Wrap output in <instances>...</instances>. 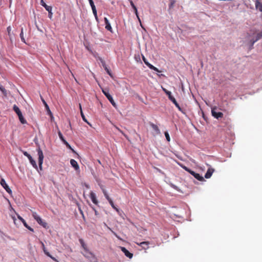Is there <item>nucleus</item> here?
Segmentation results:
<instances>
[{
  "label": "nucleus",
  "mask_w": 262,
  "mask_h": 262,
  "mask_svg": "<svg viewBox=\"0 0 262 262\" xmlns=\"http://www.w3.org/2000/svg\"><path fill=\"white\" fill-rule=\"evenodd\" d=\"M100 188H101V190L102 191V192H103L104 196L105 197L106 199L108 201L109 203L110 204V205H111L112 208L113 209H114L117 212H119V209L117 208V207H116V206H115V205H114L112 200L109 196L107 192H106V190L104 189L103 186H100Z\"/></svg>",
  "instance_id": "1"
},
{
  "label": "nucleus",
  "mask_w": 262,
  "mask_h": 262,
  "mask_svg": "<svg viewBox=\"0 0 262 262\" xmlns=\"http://www.w3.org/2000/svg\"><path fill=\"white\" fill-rule=\"evenodd\" d=\"M32 216L40 225L44 228H47L48 224L43 221L41 218L35 212H32Z\"/></svg>",
  "instance_id": "2"
},
{
  "label": "nucleus",
  "mask_w": 262,
  "mask_h": 262,
  "mask_svg": "<svg viewBox=\"0 0 262 262\" xmlns=\"http://www.w3.org/2000/svg\"><path fill=\"white\" fill-rule=\"evenodd\" d=\"M102 93L103 94L106 96V97L107 98V99L109 100V101L111 102V103L112 104V105L116 107L117 104L114 101L113 97L110 95L109 93V90L107 89H104L102 90Z\"/></svg>",
  "instance_id": "3"
},
{
  "label": "nucleus",
  "mask_w": 262,
  "mask_h": 262,
  "mask_svg": "<svg viewBox=\"0 0 262 262\" xmlns=\"http://www.w3.org/2000/svg\"><path fill=\"white\" fill-rule=\"evenodd\" d=\"M37 151L38 156V165L40 170H42V165L43 163L44 156L43 152L40 147L37 149Z\"/></svg>",
  "instance_id": "4"
},
{
  "label": "nucleus",
  "mask_w": 262,
  "mask_h": 262,
  "mask_svg": "<svg viewBox=\"0 0 262 262\" xmlns=\"http://www.w3.org/2000/svg\"><path fill=\"white\" fill-rule=\"evenodd\" d=\"M83 255L85 257L89 259L91 262L93 261H94L93 260L96 259L95 255L89 249L84 250L83 253Z\"/></svg>",
  "instance_id": "5"
},
{
  "label": "nucleus",
  "mask_w": 262,
  "mask_h": 262,
  "mask_svg": "<svg viewBox=\"0 0 262 262\" xmlns=\"http://www.w3.org/2000/svg\"><path fill=\"white\" fill-rule=\"evenodd\" d=\"M1 185L5 189V190L9 193L11 194L12 193V190L9 188L7 184L6 183L5 180L2 178L0 182Z\"/></svg>",
  "instance_id": "6"
},
{
  "label": "nucleus",
  "mask_w": 262,
  "mask_h": 262,
  "mask_svg": "<svg viewBox=\"0 0 262 262\" xmlns=\"http://www.w3.org/2000/svg\"><path fill=\"white\" fill-rule=\"evenodd\" d=\"M216 108L215 107L212 108L211 114L216 119H219L223 117V114L222 112H217L215 111Z\"/></svg>",
  "instance_id": "7"
},
{
  "label": "nucleus",
  "mask_w": 262,
  "mask_h": 262,
  "mask_svg": "<svg viewBox=\"0 0 262 262\" xmlns=\"http://www.w3.org/2000/svg\"><path fill=\"white\" fill-rule=\"evenodd\" d=\"M255 35H256V39H250V49H251L253 48V46L254 43L262 37V32H260L255 34Z\"/></svg>",
  "instance_id": "8"
},
{
  "label": "nucleus",
  "mask_w": 262,
  "mask_h": 262,
  "mask_svg": "<svg viewBox=\"0 0 262 262\" xmlns=\"http://www.w3.org/2000/svg\"><path fill=\"white\" fill-rule=\"evenodd\" d=\"M190 173L196 179L200 181H205L204 178L201 176L199 173H196L193 171H191L190 172Z\"/></svg>",
  "instance_id": "9"
},
{
  "label": "nucleus",
  "mask_w": 262,
  "mask_h": 262,
  "mask_svg": "<svg viewBox=\"0 0 262 262\" xmlns=\"http://www.w3.org/2000/svg\"><path fill=\"white\" fill-rule=\"evenodd\" d=\"M18 219L22 222L23 223L24 226L27 228L28 230L32 232H34V229L32 228L31 227H30L26 223V222L25 221V220L21 217L20 216L18 215Z\"/></svg>",
  "instance_id": "10"
},
{
  "label": "nucleus",
  "mask_w": 262,
  "mask_h": 262,
  "mask_svg": "<svg viewBox=\"0 0 262 262\" xmlns=\"http://www.w3.org/2000/svg\"><path fill=\"white\" fill-rule=\"evenodd\" d=\"M41 245H42V250H43V252H44L45 254L46 255H47L48 256L50 257L51 259H52L53 260H54V261H57V259H56L55 257H53V256H52L50 254V253H49V252L47 250V249H46V247H45V245H44V244H43L42 242H41Z\"/></svg>",
  "instance_id": "11"
},
{
  "label": "nucleus",
  "mask_w": 262,
  "mask_h": 262,
  "mask_svg": "<svg viewBox=\"0 0 262 262\" xmlns=\"http://www.w3.org/2000/svg\"><path fill=\"white\" fill-rule=\"evenodd\" d=\"M121 249L126 257L129 258L133 257V254L130 253L125 247H121Z\"/></svg>",
  "instance_id": "12"
},
{
  "label": "nucleus",
  "mask_w": 262,
  "mask_h": 262,
  "mask_svg": "<svg viewBox=\"0 0 262 262\" xmlns=\"http://www.w3.org/2000/svg\"><path fill=\"white\" fill-rule=\"evenodd\" d=\"M90 197L94 204H95V205H98V201L96 198V194L94 192L91 191L90 192Z\"/></svg>",
  "instance_id": "13"
},
{
  "label": "nucleus",
  "mask_w": 262,
  "mask_h": 262,
  "mask_svg": "<svg viewBox=\"0 0 262 262\" xmlns=\"http://www.w3.org/2000/svg\"><path fill=\"white\" fill-rule=\"evenodd\" d=\"M137 245L140 246L144 249H147L149 248V242H143L140 243H136Z\"/></svg>",
  "instance_id": "14"
},
{
  "label": "nucleus",
  "mask_w": 262,
  "mask_h": 262,
  "mask_svg": "<svg viewBox=\"0 0 262 262\" xmlns=\"http://www.w3.org/2000/svg\"><path fill=\"white\" fill-rule=\"evenodd\" d=\"M163 91L165 92V93L168 96L169 99L172 102L174 101L176 99L172 96L171 93L167 90L166 89L162 88Z\"/></svg>",
  "instance_id": "15"
},
{
  "label": "nucleus",
  "mask_w": 262,
  "mask_h": 262,
  "mask_svg": "<svg viewBox=\"0 0 262 262\" xmlns=\"http://www.w3.org/2000/svg\"><path fill=\"white\" fill-rule=\"evenodd\" d=\"M214 171V169L212 168H209L205 174V178L206 179L210 178L213 172Z\"/></svg>",
  "instance_id": "16"
},
{
  "label": "nucleus",
  "mask_w": 262,
  "mask_h": 262,
  "mask_svg": "<svg viewBox=\"0 0 262 262\" xmlns=\"http://www.w3.org/2000/svg\"><path fill=\"white\" fill-rule=\"evenodd\" d=\"M104 20L105 24V29L111 32H112V28L108 19L106 17H104Z\"/></svg>",
  "instance_id": "17"
},
{
  "label": "nucleus",
  "mask_w": 262,
  "mask_h": 262,
  "mask_svg": "<svg viewBox=\"0 0 262 262\" xmlns=\"http://www.w3.org/2000/svg\"><path fill=\"white\" fill-rule=\"evenodd\" d=\"M41 100L43 103V104L45 105V106L46 107V109L47 111V113L51 117H53V116H52V112H51L50 108H49V107L48 106V105L47 104V103H46V102L45 101V100L41 98Z\"/></svg>",
  "instance_id": "18"
},
{
  "label": "nucleus",
  "mask_w": 262,
  "mask_h": 262,
  "mask_svg": "<svg viewBox=\"0 0 262 262\" xmlns=\"http://www.w3.org/2000/svg\"><path fill=\"white\" fill-rule=\"evenodd\" d=\"M70 163L71 165L75 168L76 170L79 169V165L77 162V161L74 159H71L70 160Z\"/></svg>",
  "instance_id": "19"
},
{
  "label": "nucleus",
  "mask_w": 262,
  "mask_h": 262,
  "mask_svg": "<svg viewBox=\"0 0 262 262\" xmlns=\"http://www.w3.org/2000/svg\"><path fill=\"white\" fill-rule=\"evenodd\" d=\"M255 5L256 9H258L259 11L262 12V3L259 0H256L255 1Z\"/></svg>",
  "instance_id": "20"
},
{
  "label": "nucleus",
  "mask_w": 262,
  "mask_h": 262,
  "mask_svg": "<svg viewBox=\"0 0 262 262\" xmlns=\"http://www.w3.org/2000/svg\"><path fill=\"white\" fill-rule=\"evenodd\" d=\"M40 4L46 9L47 11L52 10V7L48 6L43 1V0H41Z\"/></svg>",
  "instance_id": "21"
},
{
  "label": "nucleus",
  "mask_w": 262,
  "mask_h": 262,
  "mask_svg": "<svg viewBox=\"0 0 262 262\" xmlns=\"http://www.w3.org/2000/svg\"><path fill=\"white\" fill-rule=\"evenodd\" d=\"M150 126L152 127V128L156 132L157 134H160V130L158 126L157 125H156L152 123H150Z\"/></svg>",
  "instance_id": "22"
},
{
  "label": "nucleus",
  "mask_w": 262,
  "mask_h": 262,
  "mask_svg": "<svg viewBox=\"0 0 262 262\" xmlns=\"http://www.w3.org/2000/svg\"><path fill=\"white\" fill-rule=\"evenodd\" d=\"M17 116L18 117V118H19V120L20 122L22 124H26L27 123V121L26 120V119L24 118L21 113H20V114H18Z\"/></svg>",
  "instance_id": "23"
},
{
  "label": "nucleus",
  "mask_w": 262,
  "mask_h": 262,
  "mask_svg": "<svg viewBox=\"0 0 262 262\" xmlns=\"http://www.w3.org/2000/svg\"><path fill=\"white\" fill-rule=\"evenodd\" d=\"M17 116L18 117V118H19V120L20 122L22 124H26L27 123V121L26 120V119L24 118L21 113H20V114H18Z\"/></svg>",
  "instance_id": "24"
},
{
  "label": "nucleus",
  "mask_w": 262,
  "mask_h": 262,
  "mask_svg": "<svg viewBox=\"0 0 262 262\" xmlns=\"http://www.w3.org/2000/svg\"><path fill=\"white\" fill-rule=\"evenodd\" d=\"M79 241L84 251L89 249L86 245L85 244L84 241L82 239H79Z\"/></svg>",
  "instance_id": "25"
},
{
  "label": "nucleus",
  "mask_w": 262,
  "mask_h": 262,
  "mask_svg": "<svg viewBox=\"0 0 262 262\" xmlns=\"http://www.w3.org/2000/svg\"><path fill=\"white\" fill-rule=\"evenodd\" d=\"M79 241L84 251L89 249L86 245L85 244L84 241L82 239H79Z\"/></svg>",
  "instance_id": "26"
},
{
  "label": "nucleus",
  "mask_w": 262,
  "mask_h": 262,
  "mask_svg": "<svg viewBox=\"0 0 262 262\" xmlns=\"http://www.w3.org/2000/svg\"><path fill=\"white\" fill-rule=\"evenodd\" d=\"M13 110L17 115L21 113L19 107L15 104L13 105Z\"/></svg>",
  "instance_id": "27"
},
{
  "label": "nucleus",
  "mask_w": 262,
  "mask_h": 262,
  "mask_svg": "<svg viewBox=\"0 0 262 262\" xmlns=\"http://www.w3.org/2000/svg\"><path fill=\"white\" fill-rule=\"evenodd\" d=\"M92 11H93V13L95 16V19L97 21H98V16H97V10H96V7L95 6H93V7H92Z\"/></svg>",
  "instance_id": "28"
},
{
  "label": "nucleus",
  "mask_w": 262,
  "mask_h": 262,
  "mask_svg": "<svg viewBox=\"0 0 262 262\" xmlns=\"http://www.w3.org/2000/svg\"><path fill=\"white\" fill-rule=\"evenodd\" d=\"M0 90H1V91L2 92V93L3 94V95L5 96H7V90L1 84H0Z\"/></svg>",
  "instance_id": "29"
},
{
  "label": "nucleus",
  "mask_w": 262,
  "mask_h": 262,
  "mask_svg": "<svg viewBox=\"0 0 262 262\" xmlns=\"http://www.w3.org/2000/svg\"><path fill=\"white\" fill-rule=\"evenodd\" d=\"M172 102L180 112H183V109L180 107V106L177 102L176 99L174 101H173Z\"/></svg>",
  "instance_id": "30"
},
{
  "label": "nucleus",
  "mask_w": 262,
  "mask_h": 262,
  "mask_svg": "<svg viewBox=\"0 0 262 262\" xmlns=\"http://www.w3.org/2000/svg\"><path fill=\"white\" fill-rule=\"evenodd\" d=\"M102 65L103 68H104L105 70L106 71L107 73L111 77H112V73L111 71L109 70V69L107 68V66H106L105 63H102Z\"/></svg>",
  "instance_id": "31"
},
{
  "label": "nucleus",
  "mask_w": 262,
  "mask_h": 262,
  "mask_svg": "<svg viewBox=\"0 0 262 262\" xmlns=\"http://www.w3.org/2000/svg\"><path fill=\"white\" fill-rule=\"evenodd\" d=\"M179 165L182 167L183 168L184 170H185L186 171L188 172L189 173H190V172H191L192 171V170H191L190 169L188 168V167H187L186 166L183 165V164H180V163H178Z\"/></svg>",
  "instance_id": "32"
},
{
  "label": "nucleus",
  "mask_w": 262,
  "mask_h": 262,
  "mask_svg": "<svg viewBox=\"0 0 262 262\" xmlns=\"http://www.w3.org/2000/svg\"><path fill=\"white\" fill-rule=\"evenodd\" d=\"M7 30L8 35L9 38L11 39V36H12V33H11L12 28H11V26L8 27L7 28Z\"/></svg>",
  "instance_id": "33"
},
{
  "label": "nucleus",
  "mask_w": 262,
  "mask_h": 262,
  "mask_svg": "<svg viewBox=\"0 0 262 262\" xmlns=\"http://www.w3.org/2000/svg\"><path fill=\"white\" fill-rule=\"evenodd\" d=\"M20 37L21 38V40L23 42L26 43V41H25V38H24V36L23 28H21V32H20Z\"/></svg>",
  "instance_id": "34"
},
{
  "label": "nucleus",
  "mask_w": 262,
  "mask_h": 262,
  "mask_svg": "<svg viewBox=\"0 0 262 262\" xmlns=\"http://www.w3.org/2000/svg\"><path fill=\"white\" fill-rule=\"evenodd\" d=\"M30 163L31 164V165H32V166L34 168H35L36 169H38V167H37V165L36 164V163L34 159L31 160V161H30Z\"/></svg>",
  "instance_id": "35"
},
{
  "label": "nucleus",
  "mask_w": 262,
  "mask_h": 262,
  "mask_svg": "<svg viewBox=\"0 0 262 262\" xmlns=\"http://www.w3.org/2000/svg\"><path fill=\"white\" fill-rule=\"evenodd\" d=\"M176 3V1L175 0H170V4L169 5V9H172L173 8L174 5V4Z\"/></svg>",
  "instance_id": "36"
},
{
  "label": "nucleus",
  "mask_w": 262,
  "mask_h": 262,
  "mask_svg": "<svg viewBox=\"0 0 262 262\" xmlns=\"http://www.w3.org/2000/svg\"><path fill=\"white\" fill-rule=\"evenodd\" d=\"M80 114H81V117L82 118V120L85 122H86L88 124L90 125V123H89V122L88 121L87 119H86L82 111H81V113H80Z\"/></svg>",
  "instance_id": "37"
},
{
  "label": "nucleus",
  "mask_w": 262,
  "mask_h": 262,
  "mask_svg": "<svg viewBox=\"0 0 262 262\" xmlns=\"http://www.w3.org/2000/svg\"><path fill=\"white\" fill-rule=\"evenodd\" d=\"M164 134H165V136L167 141L168 142H169L170 141V138L168 133L167 132H165Z\"/></svg>",
  "instance_id": "38"
},
{
  "label": "nucleus",
  "mask_w": 262,
  "mask_h": 262,
  "mask_svg": "<svg viewBox=\"0 0 262 262\" xmlns=\"http://www.w3.org/2000/svg\"><path fill=\"white\" fill-rule=\"evenodd\" d=\"M58 136H59V137L60 139L62 141H63V140H65V139H64V137H63V135H62V134H61V132H60V130H59V131L58 132Z\"/></svg>",
  "instance_id": "39"
},
{
  "label": "nucleus",
  "mask_w": 262,
  "mask_h": 262,
  "mask_svg": "<svg viewBox=\"0 0 262 262\" xmlns=\"http://www.w3.org/2000/svg\"><path fill=\"white\" fill-rule=\"evenodd\" d=\"M150 67H150L151 70H154L155 71H156L157 72H159V73L161 72V71L160 70H159V69L158 68L154 67L153 65L151 66Z\"/></svg>",
  "instance_id": "40"
},
{
  "label": "nucleus",
  "mask_w": 262,
  "mask_h": 262,
  "mask_svg": "<svg viewBox=\"0 0 262 262\" xmlns=\"http://www.w3.org/2000/svg\"><path fill=\"white\" fill-rule=\"evenodd\" d=\"M134 11H135V14L136 15V16L137 17L139 21H140V23H141V20H140V19L139 18V15H138V11H137V9H134Z\"/></svg>",
  "instance_id": "41"
},
{
  "label": "nucleus",
  "mask_w": 262,
  "mask_h": 262,
  "mask_svg": "<svg viewBox=\"0 0 262 262\" xmlns=\"http://www.w3.org/2000/svg\"><path fill=\"white\" fill-rule=\"evenodd\" d=\"M21 151L23 152V154H24V156H25L26 157H29L30 155L29 154L27 151H24V150H21Z\"/></svg>",
  "instance_id": "42"
},
{
  "label": "nucleus",
  "mask_w": 262,
  "mask_h": 262,
  "mask_svg": "<svg viewBox=\"0 0 262 262\" xmlns=\"http://www.w3.org/2000/svg\"><path fill=\"white\" fill-rule=\"evenodd\" d=\"M130 4L131 6L133 8V9H135L137 8L135 6V5H134V4L133 1H131Z\"/></svg>",
  "instance_id": "43"
},
{
  "label": "nucleus",
  "mask_w": 262,
  "mask_h": 262,
  "mask_svg": "<svg viewBox=\"0 0 262 262\" xmlns=\"http://www.w3.org/2000/svg\"><path fill=\"white\" fill-rule=\"evenodd\" d=\"M89 2L90 3V4L91 7L95 6V5H94V3L93 0H89Z\"/></svg>",
  "instance_id": "44"
},
{
  "label": "nucleus",
  "mask_w": 262,
  "mask_h": 262,
  "mask_svg": "<svg viewBox=\"0 0 262 262\" xmlns=\"http://www.w3.org/2000/svg\"><path fill=\"white\" fill-rule=\"evenodd\" d=\"M145 64L150 69V66H152L150 63H149L148 61L145 62Z\"/></svg>",
  "instance_id": "45"
},
{
  "label": "nucleus",
  "mask_w": 262,
  "mask_h": 262,
  "mask_svg": "<svg viewBox=\"0 0 262 262\" xmlns=\"http://www.w3.org/2000/svg\"><path fill=\"white\" fill-rule=\"evenodd\" d=\"M48 12H49V17L51 18L52 17V10H50V11H48Z\"/></svg>",
  "instance_id": "46"
},
{
  "label": "nucleus",
  "mask_w": 262,
  "mask_h": 262,
  "mask_svg": "<svg viewBox=\"0 0 262 262\" xmlns=\"http://www.w3.org/2000/svg\"><path fill=\"white\" fill-rule=\"evenodd\" d=\"M116 128L125 137H126V136L123 133L122 130H121L119 128L116 127Z\"/></svg>",
  "instance_id": "47"
},
{
  "label": "nucleus",
  "mask_w": 262,
  "mask_h": 262,
  "mask_svg": "<svg viewBox=\"0 0 262 262\" xmlns=\"http://www.w3.org/2000/svg\"><path fill=\"white\" fill-rule=\"evenodd\" d=\"M29 160V161H31V160H33V159L32 158V156L31 155H30L29 157H27Z\"/></svg>",
  "instance_id": "48"
},
{
  "label": "nucleus",
  "mask_w": 262,
  "mask_h": 262,
  "mask_svg": "<svg viewBox=\"0 0 262 262\" xmlns=\"http://www.w3.org/2000/svg\"><path fill=\"white\" fill-rule=\"evenodd\" d=\"M68 148L72 150L73 151H74V150L72 149V148L71 147V145L69 144L67 145V146H66Z\"/></svg>",
  "instance_id": "49"
},
{
  "label": "nucleus",
  "mask_w": 262,
  "mask_h": 262,
  "mask_svg": "<svg viewBox=\"0 0 262 262\" xmlns=\"http://www.w3.org/2000/svg\"><path fill=\"white\" fill-rule=\"evenodd\" d=\"M62 142H63V143L66 145V146H67V145H68V144H69L68 142L66 140H63V141H62Z\"/></svg>",
  "instance_id": "50"
},
{
  "label": "nucleus",
  "mask_w": 262,
  "mask_h": 262,
  "mask_svg": "<svg viewBox=\"0 0 262 262\" xmlns=\"http://www.w3.org/2000/svg\"><path fill=\"white\" fill-rule=\"evenodd\" d=\"M249 40V41L250 40V39H256V35H255L254 36H253L252 37V38L250 39V38L248 39Z\"/></svg>",
  "instance_id": "51"
},
{
  "label": "nucleus",
  "mask_w": 262,
  "mask_h": 262,
  "mask_svg": "<svg viewBox=\"0 0 262 262\" xmlns=\"http://www.w3.org/2000/svg\"><path fill=\"white\" fill-rule=\"evenodd\" d=\"M143 60L144 63H145V62L147 61L146 59L144 56H143Z\"/></svg>",
  "instance_id": "52"
},
{
  "label": "nucleus",
  "mask_w": 262,
  "mask_h": 262,
  "mask_svg": "<svg viewBox=\"0 0 262 262\" xmlns=\"http://www.w3.org/2000/svg\"><path fill=\"white\" fill-rule=\"evenodd\" d=\"M79 108H80V112L82 111L81 104L79 103Z\"/></svg>",
  "instance_id": "53"
},
{
  "label": "nucleus",
  "mask_w": 262,
  "mask_h": 262,
  "mask_svg": "<svg viewBox=\"0 0 262 262\" xmlns=\"http://www.w3.org/2000/svg\"><path fill=\"white\" fill-rule=\"evenodd\" d=\"M85 186L87 188H89V186L88 185H86Z\"/></svg>",
  "instance_id": "54"
},
{
  "label": "nucleus",
  "mask_w": 262,
  "mask_h": 262,
  "mask_svg": "<svg viewBox=\"0 0 262 262\" xmlns=\"http://www.w3.org/2000/svg\"><path fill=\"white\" fill-rule=\"evenodd\" d=\"M95 213L97 214V212L96 210H95Z\"/></svg>",
  "instance_id": "55"
},
{
  "label": "nucleus",
  "mask_w": 262,
  "mask_h": 262,
  "mask_svg": "<svg viewBox=\"0 0 262 262\" xmlns=\"http://www.w3.org/2000/svg\"><path fill=\"white\" fill-rule=\"evenodd\" d=\"M130 3L131 1H132V0H128Z\"/></svg>",
  "instance_id": "56"
},
{
  "label": "nucleus",
  "mask_w": 262,
  "mask_h": 262,
  "mask_svg": "<svg viewBox=\"0 0 262 262\" xmlns=\"http://www.w3.org/2000/svg\"><path fill=\"white\" fill-rule=\"evenodd\" d=\"M92 262H96V261H92Z\"/></svg>",
  "instance_id": "57"
}]
</instances>
